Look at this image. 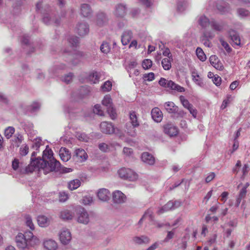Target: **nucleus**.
<instances>
[{"label":"nucleus","instance_id":"nucleus-1","mask_svg":"<svg viewBox=\"0 0 250 250\" xmlns=\"http://www.w3.org/2000/svg\"><path fill=\"white\" fill-rule=\"evenodd\" d=\"M40 162L42 164L39 171L42 170L44 174L50 171L57 172L61 169L60 163L53 157V151L48 146L43 151V160H40Z\"/></svg>","mask_w":250,"mask_h":250},{"label":"nucleus","instance_id":"nucleus-2","mask_svg":"<svg viewBox=\"0 0 250 250\" xmlns=\"http://www.w3.org/2000/svg\"><path fill=\"white\" fill-rule=\"evenodd\" d=\"M15 241L17 247L21 250L29 249L39 243V239L31 231H26L24 234L19 233Z\"/></svg>","mask_w":250,"mask_h":250},{"label":"nucleus","instance_id":"nucleus-3","mask_svg":"<svg viewBox=\"0 0 250 250\" xmlns=\"http://www.w3.org/2000/svg\"><path fill=\"white\" fill-rule=\"evenodd\" d=\"M36 10L42 15V21L46 24L58 25L60 23V19L56 18L54 12L47 4H43L42 1H39L36 4Z\"/></svg>","mask_w":250,"mask_h":250},{"label":"nucleus","instance_id":"nucleus-4","mask_svg":"<svg viewBox=\"0 0 250 250\" xmlns=\"http://www.w3.org/2000/svg\"><path fill=\"white\" fill-rule=\"evenodd\" d=\"M118 173L120 178L130 181H134L138 178L137 174L130 168H122L118 170Z\"/></svg>","mask_w":250,"mask_h":250},{"label":"nucleus","instance_id":"nucleus-5","mask_svg":"<svg viewBox=\"0 0 250 250\" xmlns=\"http://www.w3.org/2000/svg\"><path fill=\"white\" fill-rule=\"evenodd\" d=\"M159 84L165 88H169L171 90H176L182 92L185 91V88L178 84H176L171 80H167L164 78H161L159 81Z\"/></svg>","mask_w":250,"mask_h":250},{"label":"nucleus","instance_id":"nucleus-6","mask_svg":"<svg viewBox=\"0 0 250 250\" xmlns=\"http://www.w3.org/2000/svg\"><path fill=\"white\" fill-rule=\"evenodd\" d=\"M37 153L35 151L33 152L31 154L30 159V164L25 168V171L27 173L32 172L35 168L40 169V166L41 165L42 163L40 160H43V156L42 158L38 157L36 158Z\"/></svg>","mask_w":250,"mask_h":250},{"label":"nucleus","instance_id":"nucleus-7","mask_svg":"<svg viewBox=\"0 0 250 250\" xmlns=\"http://www.w3.org/2000/svg\"><path fill=\"white\" fill-rule=\"evenodd\" d=\"M103 105L106 107V111L112 119L116 117L115 109L113 106L112 100L109 95L104 96L102 101Z\"/></svg>","mask_w":250,"mask_h":250},{"label":"nucleus","instance_id":"nucleus-8","mask_svg":"<svg viewBox=\"0 0 250 250\" xmlns=\"http://www.w3.org/2000/svg\"><path fill=\"white\" fill-rule=\"evenodd\" d=\"M77 221L79 223L87 225L90 221L89 215L87 210L83 207H79L77 212Z\"/></svg>","mask_w":250,"mask_h":250},{"label":"nucleus","instance_id":"nucleus-9","mask_svg":"<svg viewBox=\"0 0 250 250\" xmlns=\"http://www.w3.org/2000/svg\"><path fill=\"white\" fill-rule=\"evenodd\" d=\"M101 131L105 134L118 133L119 129L115 128L112 123L107 122H102L100 124Z\"/></svg>","mask_w":250,"mask_h":250},{"label":"nucleus","instance_id":"nucleus-10","mask_svg":"<svg viewBox=\"0 0 250 250\" xmlns=\"http://www.w3.org/2000/svg\"><path fill=\"white\" fill-rule=\"evenodd\" d=\"M127 7L125 4L119 3L115 5L113 15L118 18H124L126 14Z\"/></svg>","mask_w":250,"mask_h":250},{"label":"nucleus","instance_id":"nucleus-11","mask_svg":"<svg viewBox=\"0 0 250 250\" xmlns=\"http://www.w3.org/2000/svg\"><path fill=\"white\" fill-rule=\"evenodd\" d=\"M108 21V18L105 13L99 12L97 14L95 23L98 26H103L107 23Z\"/></svg>","mask_w":250,"mask_h":250},{"label":"nucleus","instance_id":"nucleus-12","mask_svg":"<svg viewBox=\"0 0 250 250\" xmlns=\"http://www.w3.org/2000/svg\"><path fill=\"white\" fill-rule=\"evenodd\" d=\"M113 201L116 204H123L126 200V196L121 191L116 190L112 193Z\"/></svg>","mask_w":250,"mask_h":250},{"label":"nucleus","instance_id":"nucleus-13","mask_svg":"<svg viewBox=\"0 0 250 250\" xmlns=\"http://www.w3.org/2000/svg\"><path fill=\"white\" fill-rule=\"evenodd\" d=\"M164 132L170 137L175 136L178 134L177 127L171 124H167L164 126Z\"/></svg>","mask_w":250,"mask_h":250},{"label":"nucleus","instance_id":"nucleus-14","mask_svg":"<svg viewBox=\"0 0 250 250\" xmlns=\"http://www.w3.org/2000/svg\"><path fill=\"white\" fill-rule=\"evenodd\" d=\"M71 238V233L67 229H62L60 234V241L63 245L68 244L70 242Z\"/></svg>","mask_w":250,"mask_h":250},{"label":"nucleus","instance_id":"nucleus-15","mask_svg":"<svg viewBox=\"0 0 250 250\" xmlns=\"http://www.w3.org/2000/svg\"><path fill=\"white\" fill-rule=\"evenodd\" d=\"M229 38L232 42L236 45H241V39L238 33L233 29H230L228 32Z\"/></svg>","mask_w":250,"mask_h":250},{"label":"nucleus","instance_id":"nucleus-16","mask_svg":"<svg viewBox=\"0 0 250 250\" xmlns=\"http://www.w3.org/2000/svg\"><path fill=\"white\" fill-rule=\"evenodd\" d=\"M76 31L80 36H84L89 32V26L86 22H79L76 27Z\"/></svg>","mask_w":250,"mask_h":250},{"label":"nucleus","instance_id":"nucleus-17","mask_svg":"<svg viewBox=\"0 0 250 250\" xmlns=\"http://www.w3.org/2000/svg\"><path fill=\"white\" fill-rule=\"evenodd\" d=\"M73 157L77 161L83 162L87 158V155L84 149L78 148L75 150Z\"/></svg>","mask_w":250,"mask_h":250},{"label":"nucleus","instance_id":"nucleus-18","mask_svg":"<svg viewBox=\"0 0 250 250\" xmlns=\"http://www.w3.org/2000/svg\"><path fill=\"white\" fill-rule=\"evenodd\" d=\"M210 64L216 69L222 70L224 66L222 63L218 59V58L215 55H212L209 58Z\"/></svg>","mask_w":250,"mask_h":250},{"label":"nucleus","instance_id":"nucleus-19","mask_svg":"<svg viewBox=\"0 0 250 250\" xmlns=\"http://www.w3.org/2000/svg\"><path fill=\"white\" fill-rule=\"evenodd\" d=\"M151 117L153 120L157 122L160 123L163 119V114L161 110L158 107H155L151 110Z\"/></svg>","mask_w":250,"mask_h":250},{"label":"nucleus","instance_id":"nucleus-20","mask_svg":"<svg viewBox=\"0 0 250 250\" xmlns=\"http://www.w3.org/2000/svg\"><path fill=\"white\" fill-rule=\"evenodd\" d=\"M164 107L166 110L169 113L181 114V111L178 112L179 108L172 102H167L165 103Z\"/></svg>","mask_w":250,"mask_h":250},{"label":"nucleus","instance_id":"nucleus-21","mask_svg":"<svg viewBox=\"0 0 250 250\" xmlns=\"http://www.w3.org/2000/svg\"><path fill=\"white\" fill-rule=\"evenodd\" d=\"M141 158L142 161L149 165H153L155 163V160L154 156L147 152H143Z\"/></svg>","mask_w":250,"mask_h":250},{"label":"nucleus","instance_id":"nucleus-22","mask_svg":"<svg viewBox=\"0 0 250 250\" xmlns=\"http://www.w3.org/2000/svg\"><path fill=\"white\" fill-rule=\"evenodd\" d=\"M110 193L109 191L106 188L100 189L97 193V196L102 201L108 200L110 198Z\"/></svg>","mask_w":250,"mask_h":250},{"label":"nucleus","instance_id":"nucleus-23","mask_svg":"<svg viewBox=\"0 0 250 250\" xmlns=\"http://www.w3.org/2000/svg\"><path fill=\"white\" fill-rule=\"evenodd\" d=\"M43 245L46 250H56L58 248L57 243L51 239L44 240Z\"/></svg>","mask_w":250,"mask_h":250},{"label":"nucleus","instance_id":"nucleus-24","mask_svg":"<svg viewBox=\"0 0 250 250\" xmlns=\"http://www.w3.org/2000/svg\"><path fill=\"white\" fill-rule=\"evenodd\" d=\"M133 242L137 245L147 244L149 243L150 240L149 238L146 235L135 236L132 239Z\"/></svg>","mask_w":250,"mask_h":250},{"label":"nucleus","instance_id":"nucleus-25","mask_svg":"<svg viewBox=\"0 0 250 250\" xmlns=\"http://www.w3.org/2000/svg\"><path fill=\"white\" fill-rule=\"evenodd\" d=\"M129 115L130 123L131 124L132 128L134 129L138 127L140 125V124L138 121L137 113L134 111H131L129 112Z\"/></svg>","mask_w":250,"mask_h":250},{"label":"nucleus","instance_id":"nucleus-26","mask_svg":"<svg viewBox=\"0 0 250 250\" xmlns=\"http://www.w3.org/2000/svg\"><path fill=\"white\" fill-rule=\"evenodd\" d=\"M59 155L62 161L67 162L71 158V154L68 149L61 147L59 150Z\"/></svg>","mask_w":250,"mask_h":250},{"label":"nucleus","instance_id":"nucleus-27","mask_svg":"<svg viewBox=\"0 0 250 250\" xmlns=\"http://www.w3.org/2000/svg\"><path fill=\"white\" fill-rule=\"evenodd\" d=\"M81 14L84 17H88L92 14V10L89 4L83 3L81 6Z\"/></svg>","mask_w":250,"mask_h":250},{"label":"nucleus","instance_id":"nucleus-28","mask_svg":"<svg viewBox=\"0 0 250 250\" xmlns=\"http://www.w3.org/2000/svg\"><path fill=\"white\" fill-rule=\"evenodd\" d=\"M101 77V72L97 71H93L89 74L88 76V79L92 83H99Z\"/></svg>","mask_w":250,"mask_h":250},{"label":"nucleus","instance_id":"nucleus-29","mask_svg":"<svg viewBox=\"0 0 250 250\" xmlns=\"http://www.w3.org/2000/svg\"><path fill=\"white\" fill-rule=\"evenodd\" d=\"M60 217L64 221L70 220L72 219L73 214L71 211L68 209H64L60 212Z\"/></svg>","mask_w":250,"mask_h":250},{"label":"nucleus","instance_id":"nucleus-30","mask_svg":"<svg viewBox=\"0 0 250 250\" xmlns=\"http://www.w3.org/2000/svg\"><path fill=\"white\" fill-rule=\"evenodd\" d=\"M132 33L131 31L127 30L125 31L122 35L121 41L123 45H125L128 44L132 38Z\"/></svg>","mask_w":250,"mask_h":250},{"label":"nucleus","instance_id":"nucleus-31","mask_svg":"<svg viewBox=\"0 0 250 250\" xmlns=\"http://www.w3.org/2000/svg\"><path fill=\"white\" fill-rule=\"evenodd\" d=\"M39 225L42 227L47 226L50 223V219L44 215H39L37 218Z\"/></svg>","mask_w":250,"mask_h":250},{"label":"nucleus","instance_id":"nucleus-32","mask_svg":"<svg viewBox=\"0 0 250 250\" xmlns=\"http://www.w3.org/2000/svg\"><path fill=\"white\" fill-rule=\"evenodd\" d=\"M210 26L214 30L221 32L223 30L224 24L223 22L219 23L215 21H211Z\"/></svg>","mask_w":250,"mask_h":250},{"label":"nucleus","instance_id":"nucleus-33","mask_svg":"<svg viewBox=\"0 0 250 250\" xmlns=\"http://www.w3.org/2000/svg\"><path fill=\"white\" fill-rule=\"evenodd\" d=\"M174 209L173 201H170L168 202L166 205H165L161 208L158 211V213H163L165 211Z\"/></svg>","mask_w":250,"mask_h":250},{"label":"nucleus","instance_id":"nucleus-34","mask_svg":"<svg viewBox=\"0 0 250 250\" xmlns=\"http://www.w3.org/2000/svg\"><path fill=\"white\" fill-rule=\"evenodd\" d=\"M172 58H164L162 60L161 63L165 70H169L171 67Z\"/></svg>","mask_w":250,"mask_h":250},{"label":"nucleus","instance_id":"nucleus-35","mask_svg":"<svg viewBox=\"0 0 250 250\" xmlns=\"http://www.w3.org/2000/svg\"><path fill=\"white\" fill-rule=\"evenodd\" d=\"M81 183V181L79 179L71 180L68 184V188L71 190H75L80 186Z\"/></svg>","mask_w":250,"mask_h":250},{"label":"nucleus","instance_id":"nucleus-36","mask_svg":"<svg viewBox=\"0 0 250 250\" xmlns=\"http://www.w3.org/2000/svg\"><path fill=\"white\" fill-rule=\"evenodd\" d=\"M63 53L67 54L69 57V60H66V61L71 62V64L73 65H76L78 63V61L75 62V60H73V59H76V57L79 55L78 54H73L70 51H68L66 49L63 51Z\"/></svg>","mask_w":250,"mask_h":250},{"label":"nucleus","instance_id":"nucleus-37","mask_svg":"<svg viewBox=\"0 0 250 250\" xmlns=\"http://www.w3.org/2000/svg\"><path fill=\"white\" fill-rule=\"evenodd\" d=\"M199 23L203 28H206L210 25V21L206 16H202L199 18Z\"/></svg>","mask_w":250,"mask_h":250},{"label":"nucleus","instance_id":"nucleus-38","mask_svg":"<svg viewBox=\"0 0 250 250\" xmlns=\"http://www.w3.org/2000/svg\"><path fill=\"white\" fill-rule=\"evenodd\" d=\"M196 53L197 57L200 61L204 62L206 60V56L201 48L197 47L196 50Z\"/></svg>","mask_w":250,"mask_h":250},{"label":"nucleus","instance_id":"nucleus-39","mask_svg":"<svg viewBox=\"0 0 250 250\" xmlns=\"http://www.w3.org/2000/svg\"><path fill=\"white\" fill-rule=\"evenodd\" d=\"M187 2L183 0H179L177 2V10L179 12L184 11L187 6Z\"/></svg>","mask_w":250,"mask_h":250},{"label":"nucleus","instance_id":"nucleus-40","mask_svg":"<svg viewBox=\"0 0 250 250\" xmlns=\"http://www.w3.org/2000/svg\"><path fill=\"white\" fill-rule=\"evenodd\" d=\"M24 218L25 219V223L26 226L28 227L31 230H34L35 227L32 222L31 217L28 214H26L24 216Z\"/></svg>","mask_w":250,"mask_h":250},{"label":"nucleus","instance_id":"nucleus-41","mask_svg":"<svg viewBox=\"0 0 250 250\" xmlns=\"http://www.w3.org/2000/svg\"><path fill=\"white\" fill-rule=\"evenodd\" d=\"M216 7L217 9L222 14L228 12L229 10V6L225 3L217 4Z\"/></svg>","mask_w":250,"mask_h":250},{"label":"nucleus","instance_id":"nucleus-42","mask_svg":"<svg viewBox=\"0 0 250 250\" xmlns=\"http://www.w3.org/2000/svg\"><path fill=\"white\" fill-rule=\"evenodd\" d=\"M112 83L109 81H107L101 86L102 90L104 92H109L112 88Z\"/></svg>","mask_w":250,"mask_h":250},{"label":"nucleus","instance_id":"nucleus-43","mask_svg":"<svg viewBox=\"0 0 250 250\" xmlns=\"http://www.w3.org/2000/svg\"><path fill=\"white\" fill-rule=\"evenodd\" d=\"M22 140V136L20 134H16L14 136V138L13 140V142L15 144L16 146L18 147L20 146L21 144V143Z\"/></svg>","mask_w":250,"mask_h":250},{"label":"nucleus","instance_id":"nucleus-44","mask_svg":"<svg viewBox=\"0 0 250 250\" xmlns=\"http://www.w3.org/2000/svg\"><path fill=\"white\" fill-rule=\"evenodd\" d=\"M100 50L104 53H108L110 50L109 43L107 42H103L100 46Z\"/></svg>","mask_w":250,"mask_h":250},{"label":"nucleus","instance_id":"nucleus-45","mask_svg":"<svg viewBox=\"0 0 250 250\" xmlns=\"http://www.w3.org/2000/svg\"><path fill=\"white\" fill-rule=\"evenodd\" d=\"M112 145H108L104 143H100L99 144V148L103 152H108L110 150V146H112Z\"/></svg>","mask_w":250,"mask_h":250},{"label":"nucleus","instance_id":"nucleus-46","mask_svg":"<svg viewBox=\"0 0 250 250\" xmlns=\"http://www.w3.org/2000/svg\"><path fill=\"white\" fill-rule=\"evenodd\" d=\"M15 132V128L12 126H9L5 129L4 134L7 139H9Z\"/></svg>","mask_w":250,"mask_h":250},{"label":"nucleus","instance_id":"nucleus-47","mask_svg":"<svg viewBox=\"0 0 250 250\" xmlns=\"http://www.w3.org/2000/svg\"><path fill=\"white\" fill-rule=\"evenodd\" d=\"M93 112L99 116H104V111L102 110V108L100 105L96 104L93 109Z\"/></svg>","mask_w":250,"mask_h":250},{"label":"nucleus","instance_id":"nucleus-48","mask_svg":"<svg viewBox=\"0 0 250 250\" xmlns=\"http://www.w3.org/2000/svg\"><path fill=\"white\" fill-rule=\"evenodd\" d=\"M180 100L183 105L187 109L191 108V106L192 105L189 103L187 99L185 98V97L183 96H181L180 97Z\"/></svg>","mask_w":250,"mask_h":250},{"label":"nucleus","instance_id":"nucleus-49","mask_svg":"<svg viewBox=\"0 0 250 250\" xmlns=\"http://www.w3.org/2000/svg\"><path fill=\"white\" fill-rule=\"evenodd\" d=\"M152 65V62L150 59H145L142 63V66L144 69L150 68Z\"/></svg>","mask_w":250,"mask_h":250},{"label":"nucleus","instance_id":"nucleus-50","mask_svg":"<svg viewBox=\"0 0 250 250\" xmlns=\"http://www.w3.org/2000/svg\"><path fill=\"white\" fill-rule=\"evenodd\" d=\"M68 41L72 46H75L79 43V38L77 37L72 36L68 39Z\"/></svg>","mask_w":250,"mask_h":250},{"label":"nucleus","instance_id":"nucleus-51","mask_svg":"<svg viewBox=\"0 0 250 250\" xmlns=\"http://www.w3.org/2000/svg\"><path fill=\"white\" fill-rule=\"evenodd\" d=\"M74 77V75L72 73H69L67 75H65L62 78V80L66 83H70Z\"/></svg>","mask_w":250,"mask_h":250},{"label":"nucleus","instance_id":"nucleus-52","mask_svg":"<svg viewBox=\"0 0 250 250\" xmlns=\"http://www.w3.org/2000/svg\"><path fill=\"white\" fill-rule=\"evenodd\" d=\"M219 41L227 52L230 53L232 51V49L230 47L229 44L223 39H220Z\"/></svg>","mask_w":250,"mask_h":250},{"label":"nucleus","instance_id":"nucleus-53","mask_svg":"<svg viewBox=\"0 0 250 250\" xmlns=\"http://www.w3.org/2000/svg\"><path fill=\"white\" fill-rule=\"evenodd\" d=\"M144 217L148 218L149 220L153 221L154 217L152 209L150 208L147 209L144 214Z\"/></svg>","mask_w":250,"mask_h":250},{"label":"nucleus","instance_id":"nucleus-54","mask_svg":"<svg viewBox=\"0 0 250 250\" xmlns=\"http://www.w3.org/2000/svg\"><path fill=\"white\" fill-rule=\"evenodd\" d=\"M41 139L40 138H36L33 142L32 148L36 150H38L41 145Z\"/></svg>","mask_w":250,"mask_h":250},{"label":"nucleus","instance_id":"nucleus-55","mask_svg":"<svg viewBox=\"0 0 250 250\" xmlns=\"http://www.w3.org/2000/svg\"><path fill=\"white\" fill-rule=\"evenodd\" d=\"M77 138L79 140L85 142H87L89 140V138L87 135L83 133L78 134Z\"/></svg>","mask_w":250,"mask_h":250},{"label":"nucleus","instance_id":"nucleus-56","mask_svg":"<svg viewBox=\"0 0 250 250\" xmlns=\"http://www.w3.org/2000/svg\"><path fill=\"white\" fill-rule=\"evenodd\" d=\"M29 151V147L26 145H22L20 148V154L22 156L27 155Z\"/></svg>","mask_w":250,"mask_h":250},{"label":"nucleus","instance_id":"nucleus-57","mask_svg":"<svg viewBox=\"0 0 250 250\" xmlns=\"http://www.w3.org/2000/svg\"><path fill=\"white\" fill-rule=\"evenodd\" d=\"M237 12L239 15L242 17L248 16L250 14V12L248 10L243 8H240L238 9Z\"/></svg>","mask_w":250,"mask_h":250},{"label":"nucleus","instance_id":"nucleus-58","mask_svg":"<svg viewBox=\"0 0 250 250\" xmlns=\"http://www.w3.org/2000/svg\"><path fill=\"white\" fill-rule=\"evenodd\" d=\"M68 198V195L65 192H61L59 195V200L61 202H65Z\"/></svg>","mask_w":250,"mask_h":250},{"label":"nucleus","instance_id":"nucleus-59","mask_svg":"<svg viewBox=\"0 0 250 250\" xmlns=\"http://www.w3.org/2000/svg\"><path fill=\"white\" fill-rule=\"evenodd\" d=\"M41 104L38 102H34L30 106V110L32 112H35L39 109Z\"/></svg>","mask_w":250,"mask_h":250},{"label":"nucleus","instance_id":"nucleus-60","mask_svg":"<svg viewBox=\"0 0 250 250\" xmlns=\"http://www.w3.org/2000/svg\"><path fill=\"white\" fill-rule=\"evenodd\" d=\"M154 74L153 72H150L144 75V78L147 81H152L154 79Z\"/></svg>","mask_w":250,"mask_h":250},{"label":"nucleus","instance_id":"nucleus-61","mask_svg":"<svg viewBox=\"0 0 250 250\" xmlns=\"http://www.w3.org/2000/svg\"><path fill=\"white\" fill-rule=\"evenodd\" d=\"M92 202V198L90 196H84L82 199V203L84 205H87L91 204Z\"/></svg>","mask_w":250,"mask_h":250},{"label":"nucleus","instance_id":"nucleus-62","mask_svg":"<svg viewBox=\"0 0 250 250\" xmlns=\"http://www.w3.org/2000/svg\"><path fill=\"white\" fill-rule=\"evenodd\" d=\"M203 34L210 40H212L214 37V34L210 31H205L203 33Z\"/></svg>","mask_w":250,"mask_h":250},{"label":"nucleus","instance_id":"nucleus-63","mask_svg":"<svg viewBox=\"0 0 250 250\" xmlns=\"http://www.w3.org/2000/svg\"><path fill=\"white\" fill-rule=\"evenodd\" d=\"M174 235V232L173 231H169L167 232V234L166 236V237L164 240V242H168L170 239H172L173 237V236Z\"/></svg>","mask_w":250,"mask_h":250},{"label":"nucleus","instance_id":"nucleus-64","mask_svg":"<svg viewBox=\"0 0 250 250\" xmlns=\"http://www.w3.org/2000/svg\"><path fill=\"white\" fill-rule=\"evenodd\" d=\"M162 243L161 242H156L151 245L149 247H148L146 250H155L157 248H158L159 244H162Z\"/></svg>","mask_w":250,"mask_h":250}]
</instances>
